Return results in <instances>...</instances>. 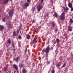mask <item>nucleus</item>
<instances>
[{
  "label": "nucleus",
  "mask_w": 73,
  "mask_h": 73,
  "mask_svg": "<svg viewBox=\"0 0 73 73\" xmlns=\"http://www.w3.org/2000/svg\"><path fill=\"white\" fill-rule=\"evenodd\" d=\"M35 23V21H33L32 23Z\"/></svg>",
  "instance_id": "a19ab883"
},
{
  "label": "nucleus",
  "mask_w": 73,
  "mask_h": 73,
  "mask_svg": "<svg viewBox=\"0 0 73 73\" xmlns=\"http://www.w3.org/2000/svg\"><path fill=\"white\" fill-rule=\"evenodd\" d=\"M27 39L28 40H29L30 38H31V36L29 35V34H28L26 36Z\"/></svg>",
  "instance_id": "f8f14e48"
},
{
  "label": "nucleus",
  "mask_w": 73,
  "mask_h": 73,
  "mask_svg": "<svg viewBox=\"0 0 73 73\" xmlns=\"http://www.w3.org/2000/svg\"><path fill=\"white\" fill-rule=\"evenodd\" d=\"M68 5L69 8H72V4L71 3H69Z\"/></svg>",
  "instance_id": "ddd939ff"
},
{
  "label": "nucleus",
  "mask_w": 73,
  "mask_h": 73,
  "mask_svg": "<svg viewBox=\"0 0 73 73\" xmlns=\"http://www.w3.org/2000/svg\"><path fill=\"white\" fill-rule=\"evenodd\" d=\"M27 2H28V3H29L30 1H31V0H27Z\"/></svg>",
  "instance_id": "f704fd0d"
},
{
  "label": "nucleus",
  "mask_w": 73,
  "mask_h": 73,
  "mask_svg": "<svg viewBox=\"0 0 73 73\" xmlns=\"http://www.w3.org/2000/svg\"><path fill=\"white\" fill-rule=\"evenodd\" d=\"M28 6H29V3H26L24 4V9H27V7Z\"/></svg>",
  "instance_id": "20e7f679"
},
{
  "label": "nucleus",
  "mask_w": 73,
  "mask_h": 73,
  "mask_svg": "<svg viewBox=\"0 0 73 73\" xmlns=\"http://www.w3.org/2000/svg\"><path fill=\"white\" fill-rule=\"evenodd\" d=\"M71 8V11H73V8L72 7H70Z\"/></svg>",
  "instance_id": "7c9ffc66"
},
{
  "label": "nucleus",
  "mask_w": 73,
  "mask_h": 73,
  "mask_svg": "<svg viewBox=\"0 0 73 73\" xmlns=\"http://www.w3.org/2000/svg\"><path fill=\"white\" fill-rule=\"evenodd\" d=\"M55 43H56V42L54 43V44H55Z\"/></svg>",
  "instance_id": "49530a36"
},
{
  "label": "nucleus",
  "mask_w": 73,
  "mask_h": 73,
  "mask_svg": "<svg viewBox=\"0 0 73 73\" xmlns=\"http://www.w3.org/2000/svg\"><path fill=\"white\" fill-rule=\"evenodd\" d=\"M19 57H17L15 60V61H16V62H19Z\"/></svg>",
  "instance_id": "a211bd4d"
},
{
  "label": "nucleus",
  "mask_w": 73,
  "mask_h": 73,
  "mask_svg": "<svg viewBox=\"0 0 73 73\" xmlns=\"http://www.w3.org/2000/svg\"><path fill=\"white\" fill-rule=\"evenodd\" d=\"M20 43H21V42H18V44H19V46H20Z\"/></svg>",
  "instance_id": "72a5a7b5"
},
{
  "label": "nucleus",
  "mask_w": 73,
  "mask_h": 73,
  "mask_svg": "<svg viewBox=\"0 0 73 73\" xmlns=\"http://www.w3.org/2000/svg\"><path fill=\"white\" fill-rule=\"evenodd\" d=\"M36 29H35L34 30V32H36Z\"/></svg>",
  "instance_id": "c03bdc74"
},
{
  "label": "nucleus",
  "mask_w": 73,
  "mask_h": 73,
  "mask_svg": "<svg viewBox=\"0 0 73 73\" xmlns=\"http://www.w3.org/2000/svg\"><path fill=\"white\" fill-rule=\"evenodd\" d=\"M53 47H52L51 48L50 50H53Z\"/></svg>",
  "instance_id": "e433bc0d"
},
{
  "label": "nucleus",
  "mask_w": 73,
  "mask_h": 73,
  "mask_svg": "<svg viewBox=\"0 0 73 73\" xmlns=\"http://www.w3.org/2000/svg\"><path fill=\"white\" fill-rule=\"evenodd\" d=\"M3 21H4V22H5V18H3Z\"/></svg>",
  "instance_id": "c9c22d12"
},
{
  "label": "nucleus",
  "mask_w": 73,
  "mask_h": 73,
  "mask_svg": "<svg viewBox=\"0 0 73 73\" xmlns=\"http://www.w3.org/2000/svg\"><path fill=\"white\" fill-rule=\"evenodd\" d=\"M13 10H12L9 12L10 16H12L13 15Z\"/></svg>",
  "instance_id": "39448f33"
},
{
  "label": "nucleus",
  "mask_w": 73,
  "mask_h": 73,
  "mask_svg": "<svg viewBox=\"0 0 73 73\" xmlns=\"http://www.w3.org/2000/svg\"><path fill=\"white\" fill-rule=\"evenodd\" d=\"M65 13H62L60 17L61 20H64V19H65Z\"/></svg>",
  "instance_id": "f03ea898"
},
{
  "label": "nucleus",
  "mask_w": 73,
  "mask_h": 73,
  "mask_svg": "<svg viewBox=\"0 0 73 73\" xmlns=\"http://www.w3.org/2000/svg\"><path fill=\"white\" fill-rule=\"evenodd\" d=\"M7 43L9 44H11V39H9L7 41Z\"/></svg>",
  "instance_id": "9d476101"
},
{
  "label": "nucleus",
  "mask_w": 73,
  "mask_h": 73,
  "mask_svg": "<svg viewBox=\"0 0 73 73\" xmlns=\"http://www.w3.org/2000/svg\"><path fill=\"white\" fill-rule=\"evenodd\" d=\"M71 57H73V54H71Z\"/></svg>",
  "instance_id": "ea45409f"
},
{
  "label": "nucleus",
  "mask_w": 73,
  "mask_h": 73,
  "mask_svg": "<svg viewBox=\"0 0 73 73\" xmlns=\"http://www.w3.org/2000/svg\"><path fill=\"white\" fill-rule=\"evenodd\" d=\"M13 66L14 68L15 69H16V70H17V69H18V67L16 65L14 64L13 65Z\"/></svg>",
  "instance_id": "0eeeda50"
},
{
  "label": "nucleus",
  "mask_w": 73,
  "mask_h": 73,
  "mask_svg": "<svg viewBox=\"0 0 73 73\" xmlns=\"http://www.w3.org/2000/svg\"><path fill=\"white\" fill-rule=\"evenodd\" d=\"M44 6V5H39L37 6V11L38 12H40L41 9H42L43 8V7Z\"/></svg>",
  "instance_id": "f257e3e1"
},
{
  "label": "nucleus",
  "mask_w": 73,
  "mask_h": 73,
  "mask_svg": "<svg viewBox=\"0 0 73 73\" xmlns=\"http://www.w3.org/2000/svg\"><path fill=\"white\" fill-rule=\"evenodd\" d=\"M19 32H20V31L19 30H17V34H19Z\"/></svg>",
  "instance_id": "c85d7f7f"
},
{
  "label": "nucleus",
  "mask_w": 73,
  "mask_h": 73,
  "mask_svg": "<svg viewBox=\"0 0 73 73\" xmlns=\"http://www.w3.org/2000/svg\"><path fill=\"white\" fill-rule=\"evenodd\" d=\"M48 16H49V15L48 14H47V17H48Z\"/></svg>",
  "instance_id": "a18cd8bd"
},
{
  "label": "nucleus",
  "mask_w": 73,
  "mask_h": 73,
  "mask_svg": "<svg viewBox=\"0 0 73 73\" xmlns=\"http://www.w3.org/2000/svg\"><path fill=\"white\" fill-rule=\"evenodd\" d=\"M7 68L6 67H4L3 68V70L4 72H6L7 70Z\"/></svg>",
  "instance_id": "4468645a"
},
{
  "label": "nucleus",
  "mask_w": 73,
  "mask_h": 73,
  "mask_svg": "<svg viewBox=\"0 0 73 73\" xmlns=\"http://www.w3.org/2000/svg\"><path fill=\"white\" fill-rule=\"evenodd\" d=\"M70 23H71V24H72V23H73V20H72V19H71L70 20Z\"/></svg>",
  "instance_id": "b1692460"
},
{
  "label": "nucleus",
  "mask_w": 73,
  "mask_h": 73,
  "mask_svg": "<svg viewBox=\"0 0 73 73\" xmlns=\"http://www.w3.org/2000/svg\"><path fill=\"white\" fill-rule=\"evenodd\" d=\"M4 28V26L1 25H0V29L1 31H3V30Z\"/></svg>",
  "instance_id": "1a4fd4ad"
},
{
  "label": "nucleus",
  "mask_w": 73,
  "mask_h": 73,
  "mask_svg": "<svg viewBox=\"0 0 73 73\" xmlns=\"http://www.w3.org/2000/svg\"><path fill=\"white\" fill-rule=\"evenodd\" d=\"M56 24L54 23V22H52V26L53 27V28H54V27L55 26Z\"/></svg>",
  "instance_id": "2eb2a0df"
},
{
  "label": "nucleus",
  "mask_w": 73,
  "mask_h": 73,
  "mask_svg": "<svg viewBox=\"0 0 73 73\" xmlns=\"http://www.w3.org/2000/svg\"><path fill=\"white\" fill-rule=\"evenodd\" d=\"M43 1H44V0H41V3H42V2H43Z\"/></svg>",
  "instance_id": "79ce46f5"
},
{
  "label": "nucleus",
  "mask_w": 73,
  "mask_h": 73,
  "mask_svg": "<svg viewBox=\"0 0 73 73\" xmlns=\"http://www.w3.org/2000/svg\"><path fill=\"white\" fill-rule=\"evenodd\" d=\"M50 62H48V63L47 64L48 65H49V64H50Z\"/></svg>",
  "instance_id": "4c0bfd02"
},
{
  "label": "nucleus",
  "mask_w": 73,
  "mask_h": 73,
  "mask_svg": "<svg viewBox=\"0 0 73 73\" xmlns=\"http://www.w3.org/2000/svg\"><path fill=\"white\" fill-rule=\"evenodd\" d=\"M12 46H13V48H15V43L13 42H12Z\"/></svg>",
  "instance_id": "a878e982"
},
{
  "label": "nucleus",
  "mask_w": 73,
  "mask_h": 73,
  "mask_svg": "<svg viewBox=\"0 0 73 73\" xmlns=\"http://www.w3.org/2000/svg\"><path fill=\"white\" fill-rule=\"evenodd\" d=\"M51 72V73H54L55 72V71L54 70V68L53 69V70H52Z\"/></svg>",
  "instance_id": "bb28decb"
},
{
  "label": "nucleus",
  "mask_w": 73,
  "mask_h": 73,
  "mask_svg": "<svg viewBox=\"0 0 73 73\" xmlns=\"http://www.w3.org/2000/svg\"><path fill=\"white\" fill-rule=\"evenodd\" d=\"M8 2V0H4L3 1L4 4H7Z\"/></svg>",
  "instance_id": "dca6fc26"
},
{
  "label": "nucleus",
  "mask_w": 73,
  "mask_h": 73,
  "mask_svg": "<svg viewBox=\"0 0 73 73\" xmlns=\"http://www.w3.org/2000/svg\"><path fill=\"white\" fill-rule=\"evenodd\" d=\"M72 28L71 26H68V31L70 32H72Z\"/></svg>",
  "instance_id": "423d86ee"
},
{
  "label": "nucleus",
  "mask_w": 73,
  "mask_h": 73,
  "mask_svg": "<svg viewBox=\"0 0 73 73\" xmlns=\"http://www.w3.org/2000/svg\"><path fill=\"white\" fill-rule=\"evenodd\" d=\"M55 17H57V16H58V14H57V13H54Z\"/></svg>",
  "instance_id": "393cba45"
},
{
  "label": "nucleus",
  "mask_w": 73,
  "mask_h": 73,
  "mask_svg": "<svg viewBox=\"0 0 73 73\" xmlns=\"http://www.w3.org/2000/svg\"><path fill=\"white\" fill-rule=\"evenodd\" d=\"M22 72L23 73H27V70H26L25 69H24L23 70Z\"/></svg>",
  "instance_id": "f3484780"
},
{
  "label": "nucleus",
  "mask_w": 73,
  "mask_h": 73,
  "mask_svg": "<svg viewBox=\"0 0 73 73\" xmlns=\"http://www.w3.org/2000/svg\"><path fill=\"white\" fill-rule=\"evenodd\" d=\"M69 10V8L68 7H66V8H65V7H64V11H65L66 10V11H68Z\"/></svg>",
  "instance_id": "4be33fe9"
},
{
  "label": "nucleus",
  "mask_w": 73,
  "mask_h": 73,
  "mask_svg": "<svg viewBox=\"0 0 73 73\" xmlns=\"http://www.w3.org/2000/svg\"><path fill=\"white\" fill-rule=\"evenodd\" d=\"M50 50V47L49 46H48L46 48V57H47V56H48V55H47V53H49V50Z\"/></svg>",
  "instance_id": "7ed1b4c3"
},
{
  "label": "nucleus",
  "mask_w": 73,
  "mask_h": 73,
  "mask_svg": "<svg viewBox=\"0 0 73 73\" xmlns=\"http://www.w3.org/2000/svg\"><path fill=\"white\" fill-rule=\"evenodd\" d=\"M35 7H33V12H34V11H35Z\"/></svg>",
  "instance_id": "c756f323"
},
{
  "label": "nucleus",
  "mask_w": 73,
  "mask_h": 73,
  "mask_svg": "<svg viewBox=\"0 0 73 73\" xmlns=\"http://www.w3.org/2000/svg\"><path fill=\"white\" fill-rule=\"evenodd\" d=\"M37 41L36 40V38H34V40H33V44H35V43H37Z\"/></svg>",
  "instance_id": "6e6552de"
},
{
  "label": "nucleus",
  "mask_w": 73,
  "mask_h": 73,
  "mask_svg": "<svg viewBox=\"0 0 73 73\" xmlns=\"http://www.w3.org/2000/svg\"><path fill=\"white\" fill-rule=\"evenodd\" d=\"M9 73H11V71H9Z\"/></svg>",
  "instance_id": "37998d69"
},
{
  "label": "nucleus",
  "mask_w": 73,
  "mask_h": 73,
  "mask_svg": "<svg viewBox=\"0 0 73 73\" xmlns=\"http://www.w3.org/2000/svg\"><path fill=\"white\" fill-rule=\"evenodd\" d=\"M60 66V63L59 62L57 63L56 64V67H59V66Z\"/></svg>",
  "instance_id": "aec40b11"
},
{
  "label": "nucleus",
  "mask_w": 73,
  "mask_h": 73,
  "mask_svg": "<svg viewBox=\"0 0 73 73\" xmlns=\"http://www.w3.org/2000/svg\"><path fill=\"white\" fill-rule=\"evenodd\" d=\"M27 48H26V50H25V53H26V52H27Z\"/></svg>",
  "instance_id": "473e14b6"
},
{
  "label": "nucleus",
  "mask_w": 73,
  "mask_h": 73,
  "mask_svg": "<svg viewBox=\"0 0 73 73\" xmlns=\"http://www.w3.org/2000/svg\"><path fill=\"white\" fill-rule=\"evenodd\" d=\"M18 39L19 40H21V36H19V37H18Z\"/></svg>",
  "instance_id": "cd10ccee"
},
{
  "label": "nucleus",
  "mask_w": 73,
  "mask_h": 73,
  "mask_svg": "<svg viewBox=\"0 0 73 73\" xmlns=\"http://www.w3.org/2000/svg\"><path fill=\"white\" fill-rule=\"evenodd\" d=\"M66 63H65V62L64 63V64L61 67V68H64L65 66L66 65Z\"/></svg>",
  "instance_id": "412c9836"
},
{
  "label": "nucleus",
  "mask_w": 73,
  "mask_h": 73,
  "mask_svg": "<svg viewBox=\"0 0 73 73\" xmlns=\"http://www.w3.org/2000/svg\"><path fill=\"white\" fill-rule=\"evenodd\" d=\"M42 52H43V53H44V52H46V50H42Z\"/></svg>",
  "instance_id": "2f4dec72"
},
{
  "label": "nucleus",
  "mask_w": 73,
  "mask_h": 73,
  "mask_svg": "<svg viewBox=\"0 0 73 73\" xmlns=\"http://www.w3.org/2000/svg\"><path fill=\"white\" fill-rule=\"evenodd\" d=\"M13 36H16V33L15 31H14L13 33Z\"/></svg>",
  "instance_id": "6ab92c4d"
},
{
  "label": "nucleus",
  "mask_w": 73,
  "mask_h": 73,
  "mask_svg": "<svg viewBox=\"0 0 73 73\" xmlns=\"http://www.w3.org/2000/svg\"><path fill=\"white\" fill-rule=\"evenodd\" d=\"M56 41L58 43L60 42V40L58 38H57L56 39Z\"/></svg>",
  "instance_id": "5701e85b"
},
{
  "label": "nucleus",
  "mask_w": 73,
  "mask_h": 73,
  "mask_svg": "<svg viewBox=\"0 0 73 73\" xmlns=\"http://www.w3.org/2000/svg\"><path fill=\"white\" fill-rule=\"evenodd\" d=\"M13 50L14 51V52H15V50H16V49H14Z\"/></svg>",
  "instance_id": "58836bf2"
},
{
  "label": "nucleus",
  "mask_w": 73,
  "mask_h": 73,
  "mask_svg": "<svg viewBox=\"0 0 73 73\" xmlns=\"http://www.w3.org/2000/svg\"><path fill=\"white\" fill-rule=\"evenodd\" d=\"M23 64H22V63H20L19 64V67L20 68H22L23 66Z\"/></svg>",
  "instance_id": "9b49d317"
}]
</instances>
